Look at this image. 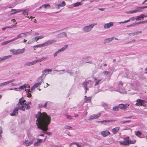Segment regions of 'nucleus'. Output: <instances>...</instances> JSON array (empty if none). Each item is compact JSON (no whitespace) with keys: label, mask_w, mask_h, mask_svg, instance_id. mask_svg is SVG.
<instances>
[{"label":"nucleus","mask_w":147,"mask_h":147,"mask_svg":"<svg viewBox=\"0 0 147 147\" xmlns=\"http://www.w3.org/2000/svg\"><path fill=\"white\" fill-rule=\"evenodd\" d=\"M35 117L37 119L36 123L38 128L42 130L44 133L48 135H52L51 132H46L48 129V126L51 122V118L50 116L45 112L42 113L38 112L36 115Z\"/></svg>","instance_id":"nucleus-1"},{"label":"nucleus","mask_w":147,"mask_h":147,"mask_svg":"<svg viewBox=\"0 0 147 147\" xmlns=\"http://www.w3.org/2000/svg\"><path fill=\"white\" fill-rule=\"evenodd\" d=\"M25 101L22 98H20L19 100V102L18 103V107H16L14 109L12 113L10 114L11 116H14L17 114L18 113V109H20L23 111L25 110L26 108L27 109H29L30 108V107L28 106L27 105L24 103Z\"/></svg>","instance_id":"nucleus-2"},{"label":"nucleus","mask_w":147,"mask_h":147,"mask_svg":"<svg viewBox=\"0 0 147 147\" xmlns=\"http://www.w3.org/2000/svg\"><path fill=\"white\" fill-rule=\"evenodd\" d=\"M124 141H120L119 142L120 145L124 146L128 145L130 144H133L136 142V140H134L131 141L129 140V138L127 137L123 138Z\"/></svg>","instance_id":"nucleus-3"},{"label":"nucleus","mask_w":147,"mask_h":147,"mask_svg":"<svg viewBox=\"0 0 147 147\" xmlns=\"http://www.w3.org/2000/svg\"><path fill=\"white\" fill-rule=\"evenodd\" d=\"M93 84V82L91 80L84 81L82 84L83 87L85 89V92H87L86 91L88 90V88L92 87Z\"/></svg>","instance_id":"nucleus-4"},{"label":"nucleus","mask_w":147,"mask_h":147,"mask_svg":"<svg viewBox=\"0 0 147 147\" xmlns=\"http://www.w3.org/2000/svg\"><path fill=\"white\" fill-rule=\"evenodd\" d=\"M25 50L24 48L22 49H12L10 50V52L11 54L15 55H19L23 53Z\"/></svg>","instance_id":"nucleus-5"},{"label":"nucleus","mask_w":147,"mask_h":147,"mask_svg":"<svg viewBox=\"0 0 147 147\" xmlns=\"http://www.w3.org/2000/svg\"><path fill=\"white\" fill-rule=\"evenodd\" d=\"M43 81V80L42 78V76H40V77H39L37 80V81L38 82L35 83L34 84V85L31 88V90H32L33 89H34L40 86Z\"/></svg>","instance_id":"nucleus-6"},{"label":"nucleus","mask_w":147,"mask_h":147,"mask_svg":"<svg viewBox=\"0 0 147 147\" xmlns=\"http://www.w3.org/2000/svg\"><path fill=\"white\" fill-rule=\"evenodd\" d=\"M96 24H97L95 23L92 24L84 27L83 28L84 32H89L93 28L94 26Z\"/></svg>","instance_id":"nucleus-7"},{"label":"nucleus","mask_w":147,"mask_h":147,"mask_svg":"<svg viewBox=\"0 0 147 147\" xmlns=\"http://www.w3.org/2000/svg\"><path fill=\"white\" fill-rule=\"evenodd\" d=\"M118 86L119 89L118 90H117V91L121 93H126L124 89V87L123 86V84L121 81H120L118 82Z\"/></svg>","instance_id":"nucleus-8"},{"label":"nucleus","mask_w":147,"mask_h":147,"mask_svg":"<svg viewBox=\"0 0 147 147\" xmlns=\"http://www.w3.org/2000/svg\"><path fill=\"white\" fill-rule=\"evenodd\" d=\"M137 102L136 103L135 105L137 106H142L145 107L146 105L145 104L146 102V101L140 99H137L136 100Z\"/></svg>","instance_id":"nucleus-9"},{"label":"nucleus","mask_w":147,"mask_h":147,"mask_svg":"<svg viewBox=\"0 0 147 147\" xmlns=\"http://www.w3.org/2000/svg\"><path fill=\"white\" fill-rule=\"evenodd\" d=\"M35 138L33 137L32 140L30 141H29L28 140H25L23 142V144L26 146H28L33 143V141L35 140Z\"/></svg>","instance_id":"nucleus-10"},{"label":"nucleus","mask_w":147,"mask_h":147,"mask_svg":"<svg viewBox=\"0 0 147 147\" xmlns=\"http://www.w3.org/2000/svg\"><path fill=\"white\" fill-rule=\"evenodd\" d=\"M56 42L57 41L55 40H49L47 42L43 43V47L47 46Z\"/></svg>","instance_id":"nucleus-11"},{"label":"nucleus","mask_w":147,"mask_h":147,"mask_svg":"<svg viewBox=\"0 0 147 147\" xmlns=\"http://www.w3.org/2000/svg\"><path fill=\"white\" fill-rule=\"evenodd\" d=\"M101 115V113H100L96 114H93L90 116L88 120H91L93 119H97L99 118Z\"/></svg>","instance_id":"nucleus-12"},{"label":"nucleus","mask_w":147,"mask_h":147,"mask_svg":"<svg viewBox=\"0 0 147 147\" xmlns=\"http://www.w3.org/2000/svg\"><path fill=\"white\" fill-rule=\"evenodd\" d=\"M52 71V70L51 69H46L42 71V74L41 76H42V78L43 77L44 78H45L46 75L48 74L47 73L49 72H51Z\"/></svg>","instance_id":"nucleus-13"},{"label":"nucleus","mask_w":147,"mask_h":147,"mask_svg":"<svg viewBox=\"0 0 147 147\" xmlns=\"http://www.w3.org/2000/svg\"><path fill=\"white\" fill-rule=\"evenodd\" d=\"M110 134V133L107 130L102 131L100 133L101 135L104 137L108 136Z\"/></svg>","instance_id":"nucleus-14"},{"label":"nucleus","mask_w":147,"mask_h":147,"mask_svg":"<svg viewBox=\"0 0 147 147\" xmlns=\"http://www.w3.org/2000/svg\"><path fill=\"white\" fill-rule=\"evenodd\" d=\"M113 25V23L111 22L108 23L104 25V28L105 29H108Z\"/></svg>","instance_id":"nucleus-15"},{"label":"nucleus","mask_w":147,"mask_h":147,"mask_svg":"<svg viewBox=\"0 0 147 147\" xmlns=\"http://www.w3.org/2000/svg\"><path fill=\"white\" fill-rule=\"evenodd\" d=\"M12 57L11 55H9L7 56H3L2 57H0V62L2 61H4L6 59H9L11 58Z\"/></svg>","instance_id":"nucleus-16"},{"label":"nucleus","mask_w":147,"mask_h":147,"mask_svg":"<svg viewBox=\"0 0 147 147\" xmlns=\"http://www.w3.org/2000/svg\"><path fill=\"white\" fill-rule=\"evenodd\" d=\"M36 63V60L33 61L32 62H28L25 63L24 65L25 66H30L33 65Z\"/></svg>","instance_id":"nucleus-17"},{"label":"nucleus","mask_w":147,"mask_h":147,"mask_svg":"<svg viewBox=\"0 0 147 147\" xmlns=\"http://www.w3.org/2000/svg\"><path fill=\"white\" fill-rule=\"evenodd\" d=\"M114 39V37L107 38L104 39L103 40V42L104 44L109 43L111 41Z\"/></svg>","instance_id":"nucleus-18"},{"label":"nucleus","mask_w":147,"mask_h":147,"mask_svg":"<svg viewBox=\"0 0 147 147\" xmlns=\"http://www.w3.org/2000/svg\"><path fill=\"white\" fill-rule=\"evenodd\" d=\"M94 81L95 82V86H96L100 84L101 83V81L102 80V79H99L97 80L96 78H94Z\"/></svg>","instance_id":"nucleus-19"},{"label":"nucleus","mask_w":147,"mask_h":147,"mask_svg":"<svg viewBox=\"0 0 147 147\" xmlns=\"http://www.w3.org/2000/svg\"><path fill=\"white\" fill-rule=\"evenodd\" d=\"M145 8V6L143 7H137L136 9V11L137 13L138 12H141Z\"/></svg>","instance_id":"nucleus-20"},{"label":"nucleus","mask_w":147,"mask_h":147,"mask_svg":"<svg viewBox=\"0 0 147 147\" xmlns=\"http://www.w3.org/2000/svg\"><path fill=\"white\" fill-rule=\"evenodd\" d=\"M23 36L22 33H21L17 35L16 37L12 38L13 41H15L18 39L20 38Z\"/></svg>","instance_id":"nucleus-21"},{"label":"nucleus","mask_w":147,"mask_h":147,"mask_svg":"<svg viewBox=\"0 0 147 147\" xmlns=\"http://www.w3.org/2000/svg\"><path fill=\"white\" fill-rule=\"evenodd\" d=\"M47 58L48 57H43L39 59L36 60V63L44 61L46 60Z\"/></svg>","instance_id":"nucleus-22"},{"label":"nucleus","mask_w":147,"mask_h":147,"mask_svg":"<svg viewBox=\"0 0 147 147\" xmlns=\"http://www.w3.org/2000/svg\"><path fill=\"white\" fill-rule=\"evenodd\" d=\"M120 128L119 127H116L112 129V132L114 134H116L119 130Z\"/></svg>","instance_id":"nucleus-23"},{"label":"nucleus","mask_w":147,"mask_h":147,"mask_svg":"<svg viewBox=\"0 0 147 147\" xmlns=\"http://www.w3.org/2000/svg\"><path fill=\"white\" fill-rule=\"evenodd\" d=\"M22 11H21L22 12V14L24 15V16H26L28 15V13L29 11V10L28 9H27L25 10H22Z\"/></svg>","instance_id":"nucleus-24"},{"label":"nucleus","mask_w":147,"mask_h":147,"mask_svg":"<svg viewBox=\"0 0 147 147\" xmlns=\"http://www.w3.org/2000/svg\"><path fill=\"white\" fill-rule=\"evenodd\" d=\"M13 41V40H12V39H11L10 40L2 42L1 44V45H6L7 44H8L11 42H12Z\"/></svg>","instance_id":"nucleus-25"},{"label":"nucleus","mask_w":147,"mask_h":147,"mask_svg":"<svg viewBox=\"0 0 147 147\" xmlns=\"http://www.w3.org/2000/svg\"><path fill=\"white\" fill-rule=\"evenodd\" d=\"M42 139H39L38 141L36 142L34 144V145L35 146H37L39 145L41 143V142L42 141Z\"/></svg>","instance_id":"nucleus-26"},{"label":"nucleus","mask_w":147,"mask_h":147,"mask_svg":"<svg viewBox=\"0 0 147 147\" xmlns=\"http://www.w3.org/2000/svg\"><path fill=\"white\" fill-rule=\"evenodd\" d=\"M65 5V3L64 1H63L62 3L61 4H58L57 5V8H59L60 7H63Z\"/></svg>","instance_id":"nucleus-27"},{"label":"nucleus","mask_w":147,"mask_h":147,"mask_svg":"<svg viewBox=\"0 0 147 147\" xmlns=\"http://www.w3.org/2000/svg\"><path fill=\"white\" fill-rule=\"evenodd\" d=\"M0 85H1V87H2L4 86H7L9 84V83L7 81V82H5L1 83H0Z\"/></svg>","instance_id":"nucleus-28"},{"label":"nucleus","mask_w":147,"mask_h":147,"mask_svg":"<svg viewBox=\"0 0 147 147\" xmlns=\"http://www.w3.org/2000/svg\"><path fill=\"white\" fill-rule=\"evenodd\" d=\"M60 37H63L67 36L66 33L65 32H63L60 33L59 35Z\"/></svg>","instance_id":"nucleus-29"},{"label":"nucleus","mask_w":147,"mask_h":147,"mask_svg":"<svg viewBox=\"0 0 147 147\" xmlns=\"http://www.w3.org/2000/svg\"><path fill=\"white\" fill-rule=\"evenodd\" d=\"M81 5L82 3L80 2H77L73 4V6L74 7H78Z\"/></svg>","instance_id":"nucleus-30"},{"label":"nucleus","mask_w":147,"mask_h":147,"mask_svg":"<svg viewBox=\"0 0 147 147\" xmlns=\"http://www.w3.org/2000/svg\"><path fill=\"white\" fill-rule=\"evenodd\" d=\"M126 13L127 14H133L134 13H136L137 12L135 9V10H133L127 11L126 12Z\"/></svg>","instance_id":"nucleus-31"},{"label":"nucleus","mask_w":147,"mask_h":147,"mask_svg":"<svg viewBox=\"0 0 147 147\" xmlns=\"http://www.w3.org/2000/svg\"><path fill=\"white\" fill-rule=\"evenodd\" d=\"M68 47V46L67 45H64L60 49L62 52H63Z\"/></svg>","instance_id":"nucleus-32"},{"label":"nucleus","mask_w":147,"mask_h":147,"mask_svg":"<svg viewBox=\"0 0 147 147\" xmlns=\"http://www.w3.org/2000/svg\"><path fill=\"white\" fill-rule=\"evenodd\" d=\"M68 47V46L67 45H64L60 49L62 52H63Z\"/></svg>","instance_id":"nucleus-33"},{"label":"nucleus","mask_w":147,"mask_h":147,"mask_svg":"<svg viewBox=\"0 0 147 147\" xmlns=\"http://www.w3.org/2000/svg\"><path fill=\"white\" fill-rule=\"evenodd\" d=\"M68 47V46L67 45H64L60 49L62 52H63Z\"/></svg>","instance_id":"nucleus-34"},{"label":"nucleus","mask_w":147,"mask_h":147,"mask_svg":"<svg viewBox=\"0 0 147 147\" xmlns=\"http://www.w3.org/2000/svg\"><path fill=\"white\" fill-rule=\"evenodd\" d=\"M22 10H17L16 9H12L11 10V11H14V12L13 13H15L18 12H21Z\"/></svg>","instance_id":"nucleus-35"},{"label":"nucleus","mask_w":147,"mask_h":147,"mask_svg":"<svg viewBox=\"0 0 147 147\" xmlns=\"http://www.w3.org/2000/svg\"><path fill=\"white\" fill-rule=\"evenodd\" d=\"M135 134L136 136L139 137H140V136L141 135L142 133L140 131H135Z\"/></svg>","instance_id":"nucleus-36"},{"label":"nucleus","mask_w":147,"mask_h":147,"mask_svg":"<svg viewBox=\"0 0 147 147\" xmlns=\"http://www.w3.org/2000/svg\"><path fill=\"white\" fill-rule=\"evenodd\" d=\"M31 92L30 90H28V91L26 92V94L27 95V97H31V95L30 93H29V92Z\"/></svg>","instance_id":"nucleus-37"},{"label":"nucleus","mask_w":147,"mask_h":147,"mask_svg":"<svg viewBox=\"0 0 147 147\" xmlns=\"http://www.w3.org/2000/svg\"><path fill=\"white\" fill-rule=\"evenodd\" d=\"M47 104V102H45V104L44 105L41 104L40 105H39L40 107L45 108L46 107Z\"/></svg>","instance_id":"nucleus-38"},{"label":"nucleus","mask_w":147,"mask_h":147,"mask_svg":"<svg viewBox=\"0 0 147 147\" xmlns=\"http://www.w3.org/2000/svg\"><path fill=\"white\" fill-rule=\"evenodd\" d=\"M134 74H129L127 76V77L128 78H134V76H133Z\"/></svg>","instance_id":"nucleus-39"},{"label":"nucleus","mask_w":147,"mask_h":147,"mask_svg":"<svg viewBox=\"0 0 147 147\" xmlns=\"http://www.w3.org/2000/svg\"><path fill=\"white\" fill-rule=\"evenodd\" d=\"M43 47V44H40L38 45H35L34 46V47Z\"/></svg>","instance_id":"nucleus-40"},{"label":"nucleus","mask_w":147,"mask_h":147,"mask_svg":"<svg viewBox=\"0 0 147 147\" xmlns=\"http://www.w3.org/2000/svg\"><path fill=\"white\" fill-rule=\"evenodd\" d=\"M42 6L43 7L45 8H46L47 7H50L49 4H44L42 5Z\"/></svg>","instance_id":"nucleus-41"},{"label":"nucleus","mask_w":147,"mask_h":147,"mask_svg":"<svg viewBox=\"0 0 147 147\" xmlns=\"http://www.w3.org/2000/svg\"><path fill=\"white\" fill-rule=\"evenodd\" d=\"M147 22V20H145L144 21H142L139 22L138 23H136V24H137V25L138 24H144L145 23Z\"/></svg>","instance_id":"nucleus-42"},{"label":"nucleus","mask_w":147,"mask_h":147,"mask_svg":"<svg viewBox=\"0 0 147 147\" xmlns=\"http://www.w3.org/2000/svg\"><path fill=\"white\" fill-rule=\"evenodd\" d=\"M119 108H120V109H125V108L124 107L123 104H120L119 105Z\"/></svg>","instance_id":"nucleus-43"},{"label":"nucleus","mask_w":147,"mask_h":147,"mask_svg":"<svg viewBox=\"0 0 147 147\" xmlns=\"http://www.w3.org/2000/svg\"><path fill=\"white\" fill-rule=\"evenodd\" d=\"M115 121V120H105L103 121L104 122L107 123V122H112L113 121Z\"/></svg>","instance_id":"nucleus-44"},{"label":"nucleus","mask_w":147,"mask_h":147,"mask_svg":"<svg viewBox=\"0 0 147 147\" xmlns=\"http://www.w3.org/2000/svg\"><path fill=\"white\" fill-rule=\"evenodd\" d=\"M65 117H66L67 118L69 119H71L72 118V117L68 115H65Z\"/></svg>","instance_id":"nucleus-45"},{"label":"nucleus","mask_w":147,"mask_h":147,"mask_svg":"<svg viewBox=\"0 0 147 147\" xmlns=\"http://www.w3.org/2000/svg\"><path fill=\"white\" fill-rule=\"evenodd\" d=\"M119 108V106H116L113 107V110L115 111H117L118 110Z\"/></svg>","instance_id":"nucleus-46"},{"label":"nucleus","mask_w":147,"mask_h":147,"mask_svg":"<svg viewBox=\"0 0 147 147\" xmlns=\"http://www.w3.org/2000/svg\"><path fill=\"white\" fill-rule=\"evenodd\" d=\"M137 25V24L136 23H134L131 24L127 26V27H132V26H135Z\"/></svg>","instance_id":"nucleus-47"},{"label":"nucleus","mask_w":147,"mask_h":147,"mask_svg":"<svg viewBox=\"0 0 147 147\" xmlns=\"http://www.w3.org/2000/svg\"><path fill=\"white\" fill-rule=\"evenodd\" d=\"M142 32V31H137L136 32H133L132 33V34L134 35H138L139 34V33H140Z\"/></svg>","instance_id":"nucleus-48"},{"label":"nucleus","mask_w":147,"mask_h":147,"mask_svg":"<svg viewBox=\"0 0 147 147\" xmlns=\"http://www.w3.org/2000/svg\"><path fill=\"white\" fill-rule=\"evenodd\" d=\"M64 128L66 129H70L72 128V127L68 125H65V126Z\"/></svg>","instance_id":"nucleus-49"},{"label":"nucleus","mask_w":147,"mask_h":147,"mask_svg":"<svg viewBox=\"0 0 147 147\" xmlns=\"http://www.w3.org/2000/svg\"><path fill=\"white\" fill-rule=\"evenodd\" d=\"M25 86H26L23 85L19 87V88H18V89H21V90H23L25 88Z\"/></svg>","instance_id":"nucleus-50"},{"label":"nucleus","mask_w":147,"mask_h":147,"mask_svg":"<svg viewBox=\"0 0 147 147\" xmlns=\"http://www.w3.org/2000/svg\"><path fill=\"white\" fill-rule=\"evenodd\" d=\"M125 109L127 108L129 106V104H123Z\"/></svg>","instance_id":"nucleus-51"},{"label":"nucleus","mask_w":147,"mask_h":147,"mask_svg":"<svg viewBox=\"0 0 147 147\" xmlns=\"http://www.w3.org/2000/svg\"><path fill=\"white\" fill-rule=\"evenodd\" d=\"M37 37H38V40L42 39L44 37V36L42 35H41L38 36H37Z\"/></svg>","instance_id":"nucleus-52"},{"label":"nucleus","mask_w":147,"mask_h":147,"mask_svg":"<svg viewBox=\"0 0 147 147\" xmlns=\"http://www.w3.org/2000/svg\"><path fill=\"white\" fill-rule=\"evenodd\" d=\"M32 40L35 41H37L38 39L37 36H36L32 39Z\"/></svg>","instance_id":"nucleus-53"},{"label":"nucleus","mask_w":147,"mask_h":147,"mask_svg":"<svg viewBox=\"0 0 147 147\" xmlns=\"http://www.w3.org/2000/svg\"><path fill=\"white\" fill-rule=\"evenodd\" d=\"M136 19L137 20H141L140 16H136Z\"/></svg>","instance_id":"nucleus-54"},{"label":"nucleus","mask_w":147,"mask_h":147,"mask_svg":"<svg viewBox=\"0 0 147 147\" xmlns=\"http://www.w3.org/2000/svg\"><path fill=\"white\" fill-rule=\"evenodd\" d=\"M15 80L14 79H12L11 80H9L8 81V82L9 83H9H12L13 82H14V81H15Z\"/></svg>","instance_id":"nucleus-55"},{"label":"nucleus","mask_w":147,"mask_h":147,"mask_svg":"<svg viewBox=\"0 0 147 147\" xmlns=\"http://www.w3.org/2000/svg\"><path fill=\"white\" fill-rule=\"evenodd\" d=\"M109 72L107 71H105L103 72V74L104 75H107L109 74Z\"/></svg>","instance_id":"nucleus-56"},{"label":"nucleus","mask_w":147,"mask_h":147,"mask_svg":"<svg viewBox=\"0 0 147 147\" xmlns=\"http://www.w3.org/2000/svg\"><path fill=\"white\" fill-rule=\"evenodd\" d=\"M59 53H58V52L57 51L56 52H55L54 54H53V55H54V57H55L58 54H59Z\"/></svg>","instance_id":"nucleus-57"},{"label":"nucleus","mask_w":147,"mask_h":147,"mask_svg":"<svg viewBox=\"0 0 147 147\" xmlns=\"http://www.w3.org/2000/svg\"><path fill=\"white\" fill-rule=\"evenodd\" d=\"M2 129L1 128L0 129V139H1V134H2Z\"/></svg>","instance_id":"nucleus-58"},{"label":"nucleus","mask_w":147,"mask_h":147,"mask_svg":"<svg viewBox=\"0 0 147 147\" xmlns=\"http://www.w3.org/2000/svg\"><path fill=\"white\" fill-rule=\"evenodd\" d=\"M119 122H120V123L123 124V123H127V121H120Z\"/></svg>","instance_id":"nucleus-59"},{"label":"nucleus","mask_w":147,"mask_h":147,"mask_svg":"<svg viewBox=\"0 0 147 147\" xmlns=\"http://www.w3.org/2000/svg\"><path fill=\"white\" fill-rule=\"evenodd\" d=\"M11 85L12 86H16L17 85V84L14 83H12L11 84Z\"/></svg>","instance_id":"nucleus-60"},{"label":"nucleus","mask_w":147,"mask_h":147,"mask_svg":"<svg viewBox=\"0 0 147 147\" xmlns=\"http://www.w3.org/2000/svg\"><path fill=\"white\" fill-rule=\"evenodd\" d=\"M24 85L26 86H25V88H29L30 87V86L28 84H24Z\"/></svg>","instance_id":"nucleus-61"},{"label":"nucleus","mask_w":147,"mask_h":147,"mask_svg":"<svg viewBox=\"0 0 147 147\" xmlns=\"http://www.w3.org/2000/svg\"><path fill=\"white\" fill-rule=\"evenodd\" d=\"M29 32H24V33H22L23 36H24V35L25 36H26L27 35V33H28Z\"/></svg>","instance_id":"nucleus-62"},{"label":"nucleus","mask_w":147,"mask_h":147,"mask_svg":"<svg viewBox=\"0 0 147 147\" xmlns=\"http://www.w3.org/2000/svg\"><path fill=\"white\" fill-rule=\"evenodd\" d=\"M33 42L31 41L30 40H29L27 42L28 44H30L32 43Z\"/></svg>","instance_id":"nucleus-63"},{"label":"nucleus","mask_w":147,"mask_h":147,"mask_svg":"<svg viewBox=\"0 0 147 147\" xmlns=\"http://www.w3.org/2000/svg\"><path fill=\"white\" fill-rule=\"evenodd\" d=\"M140 18L142 19H144V14H141L140 16Z\"/></svg>","instance_id":"nucleus-64"}]
</instances>
